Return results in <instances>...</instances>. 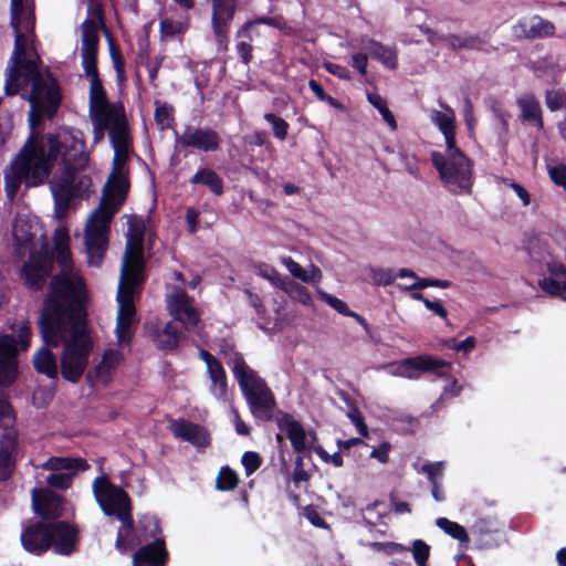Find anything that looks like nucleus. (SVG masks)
<instances>
[{
  "label": "nucleus",
  "instance_id": "3",
  "mask_svg": "<svg viewBox=\"0 0 566 566\" xmlns=\"http://www.w3.org/2000/svg\"><path fill=\"white\" fill-rule=\"evenodd\" d=\"M227 365L237 379L252 416L262 421L272 420L276 402L266 381L247 364L240 352L234 350L227 359Z\"/></svg>",
  "mask_w": 566,
  "mask_h": 566
},
{
  "label": "nucleus",
  "instance_id": "32",
  "mask_svg": "<svg viewBox=\"0 0 566 566\" xmlns=\"http://www.w3.org/2000/svg\"><path fill=\"white\" fill-rule=\"evenodd\" d=\"M189 182L193 186L207 187L216 197H220L224 193L223 178L209 166L199 167Z\"/></svg>",
  "mask_w": 566,
  "mask_h": 566
},
{
  "label": "nucleus",
  "instance_id": "42",
  "mask_svg": "<svg viewBox=\"0 0 566 566\" xmlns=\"http://www.w3.org/2000/svg\"><path fill=\"white\" fill-rule=\"evenodd\" d=\"M255 24H264L277 30H284L287 25L286 20L283 15H274V17H258L253 20L247 21L237 32V38L248 36L249 31H253V27Z\"/></svg>",
  "mask_w": 566,
  "mask_h": 566
},
{
  "label": "nucleus",
  "instance_id": "1",
  "mask_svg": "<svg viewBox=\"0 0 566 566\" xmlns=\"http://www.w3.org/2000/svg\"><path fill=\"white\" fill-rule=\"evenodd\" d=\"M39 329L45 345L63 344L61 376L70 382H78L88 365L93 342L87 329V310L80 293L66 282H55L40 312Z\"/></svg>",
  "mask_w": 566,
  "mask_h": 566
},
{
  "label": "nucleus",
  "instance_id": "31",
  "mask_svg": "<svg viewBox=\"0 0 566 566\" xmlns=\"http://www.w3.org/2000/svg\"><path fill=\"white\" fill-rule=\"evenodd\" d=\"M549 276L539 281L544 292L552 296H559L566 300V265L553 263L548 265Z\"/></svg>",
  "mask_w": 566,
  "mask_h": 566
},
{
  "label": "nucleus",
  "instance_id": "51",
  "mask_svg": "<svg viewBox=\"0 0 566 566\" xmlns=\"http://www.w3.org/2000/svg\"><path fill=\"white\" fill-rule=\"evenodd\" d=\"M21 15L22 14L19 15L18 21L15 23V21H13V11L11 10V25L15 31L12 60H15L20 56H24L27 54V40L25 36L20 32Z\"/></svg>",
  "mask_w": 566,
  "mask_h": 566
},
{
  "label": "nucleus",
  "instance_id": "59",
  "mask_svg": "<svg viewBox=\"0 0 566 566\" xmlns=\"http://www.w3.org/2000/svg\"><path fill=\"white\" fill-rule=\"evenodd\" d=\"M492 45L479 34L463 35V49L489 52Z\"/></svg>",
  "mask_w": 566,
  "mask_h": 566
},
{
  "label": "nucleus",
  "instance_id": "16",
  "mask_svg": "<svg viewBox=\"0 0 566 566\" xmlns=\"http://www.w3.org/2000/svg\"><path fill=\"white\" fill-rule=\"evenodd\" d=\"M17 339L12 335H0V386H11L18 377Z\"/></svg>",
  "mask_w": 566,
  "mask_h": 566
},
{
  "label": "nucleus",
  "instance_id": "53",
  "mask_svg": "<svg viewBox=\"0 0 566 566\" xmlns=\"http://www.w3.org/2000/svg\"><path fill=\"white\" fill-rule=\"evenodd\" d=\"M108 42H109V54H111L114 70L116 71L117 78H118V81H124L125 80V61H124L123 54L119 51V49L116 46V44L114 43V41L111 36L108 38Z\"/></svg>",
  "mask_w": 566,
  "mask_h": 566
},
{
  "label": "nucleus",
  "instance_id": "7",
  "mask_svg": "<svg viewBox=\"0 0 566 566\" xmlns=\"http://www.w3.org/2000/svg\"><path fill=\"white\" fill-rule=\"evenodd\" d=\"M54 269V255L46 249L31 252L19 271V277L23 286L30 292H41L52 279Z\"/></svg>",
  "mask_w": 566,
  "mask_h": 566
},
{
  "label": "nucleus",
  "instance_id": "63",
  "mask_svg": "<svg viewBox=\"0 0 566 566\" xmlns=\"http://www.w3.org/2000/svg\"><path fill=\"white\" fill-rule=\"evenodd\" d=\"M159 31L161 36L174 38L184 32V27L181 22L166 18L160 21Z\"/></svg>",
  "mask_w": 566,
  "mask_h": 566
},
{
  "label": "nucleus",
  "instance_id": "19",
  "mask_svg": "<svg viewBox=\"0 0 566 566\" xmlns=\"http://www.w3.org/2000/svg\"><path fill=\"white\" fill-rule=\"evenodd\" d=\"M170 431L174 437L197 448H207L211 443L210 434L205 427L182 418L170 422Z\"/></svg>",
  "mask_w": 566,
  "mask_h": 566
},
{
  "label": "nucleus",
  "instance_id": "61",
  "mask_svg": "<svg viewBox=\"0 0 566 566\" xmlns=\"http://www.w3.org/2000/svg\"><path fill=\"white\" fill-rule=\"evenodd\" d=\"M241 463L244 468L245 474L250 476L261 467L262 459L260 454L254 451H245L242 454Z\"/></svg>",
  "mask_w": 566,
  "mask_h": 566
},
{
  "label": "nucleus",
  "instance_id": "36",
  "mask_svg": "<svg viewBox=\"0 0 566 566\" xmlns=\"http://www.w3.org/2000/svg\"><path fill=\"white\" fill-rule=\"evenodd\" d=\"M151 337L158 349L172 350L179 345L180 329L177 324L169 322L161 331L151 332Z\"/></svg>",
  "mask_w": 566,
  "mask_h": 566
},
{
  "label": "nucleus",
  "instance_id": "54",
  "mask_svg": "<svg viewBox=\"0 0 566 566\" xmlns=\"http://www.w3.org/2000/svg\"><path fill=\"white\" fill-rule=\"evenodd\" d=\"M348 406H349V411L347 412V417L350 419V421L356 427L357 432L361 437L367 438L368 437V427L365 422V418H364L361 411L352 400H350V403H348Z\"/></svg>",
  "mask_w": 566,
  "mask_h": 566
},
{
  "label": "nucleus",
  "instance_id": "44",
  "mask_svg": "<svg viewBox=\"0 0 566 566\" xmlns=\"http://www.w3.org/2000/svg\"><path fill=\"white\" fill-rule=\"evenodd\" d=\"M436 524L446 534L454 539H458L461 544L470 542L468 532L461 524L450 521L447 517L437 518Z\"/></svg>",
  "mask_w": 566,
  "mask_h": 566
},
{
  "label": "nucleus",
  "instance_id": "28",
  "mask_svg": "<svg viewBox=\"0 0 566 566\" xmlns=\"http://www.w3.org/2000/svg\"><path fill=\"white\" fill-rule=\"evenodd\" d=\"M472 534L482 548H494L500 545V523L495 517H480L472 526Z\"/></svg>",
  "mask_w": 566,
  "mask_h": 566
},
{
  "label": "nucleus",
  "instance_id": "8",
  "mask_svg": "<svg viewBox=\"0 0 566 566\" xmlns=\"http://www.w3.org/2000/svg\"><path fill=\"white\" fill-rule=\"evenodd\" d=\"M48 77L49 81H45L43 76H39L38 80L32 83L29 97L31 104V126H35L39 123V118H35V112L52 117L55 115L61 104L59 83L51 73H49Z\"/></svg>",
  "mask_w": 566,
  "mask_h": 566
},
{
  "label": "nucleus",
  "instance_id": "58",
  "mask_svg": "<svg viewBox=\"0 0 566 566\" xmlns=\"http://www.w3.org/2000/svg\"><path fill=\"white\" fill-rule=\"evenodd\" d=\"M412 556L417 566H427L430 556V546L422 539L412 543Z\"/></svg>",
  "mask_w": 566,
  "mask_h": 566
},
{
  "label": "nucleus",
  "instance_id": "41",
  "mask_svg": "<svg viewBox=\"0 0 566 566\" xmlns=\"http://www.w3.org/2000/svg\"><path fill=\"white\" fill-rule=\"evenodd\" d=\"M432 120L443 134L447 149L458 147L455 142V119L453 114L448 115L436 111L432 116Z\"/></svg>",
  "mask_w": 566,
  "mask_h": 566
},
{
  "label": "nucleus",
  "instance_id": "18",
  "mask_svg": "<svg viewBox=\"0 0 566 566\" xmlns=\"http://www.w3.org/2000/svg\"><path fill=\"white\" fill-rule=\"evenodd\" d=\"M118 312L116 318V337L120 345L130 344L134 333L135 325L138 323L136 318V306L133 298L129 297H117Z\"/></svg>",
  "mask_w": 566,
  "mask_h": 566
},
{
  "label": "nucleus",
  "instance_id": "6",
  "mask_svg": "<svg viewBox=\"0 0 566 566\" xmlns=\"http://www.w3.org/2000/svg\"><path fill=\"white\" fill-rule=\"evenodd\" d=\"M447 155L433 151L431 160L441 180L454 195L472 192V160L459 148L447 149Z\"/></svg>",
  "mask_w": 566,
  "mask_h": 566
},
{
  "label": "nucleus",
  "instance_id": "40",
  "mask_svg": "<svg viewBox=\"0 0 566 566\" xmlns=\"http://www.w3.org/2000/svg\"><path fill=\"white\" fill-rule=\"evenodd\" d=\"M174 312L177 319L186 318L192 325H198L200 318L196 308L190 304L189 296L186 292H180L174 297Z\"/></svg>",
  "mask_w": 566,
  "mask_h": 566
},
{
  "label": "nucleus",
  "instance_id": "29",
  "mask_svg": "<svg viewBox=\"0 0 566 566\" xmlns=\"http://www.w3.org/2000/svg\"><path fill=\"white\" fill-rule=\"evenodd\" d=\"M90 82L91 115H108L123 108V106H116L108 102L101 77L90 78Z\"/></svg>",
  "mask_w": 566,
  "mask_h": 566
},
{
  "label": "nucleus",
  "instance_id": "56",
  "mask_svg": "<svg viewBox=\"0 0 566 566\" xmlns=\"http://www.w3.org/2000/svg\"><path fill=\"white\" fill-rule=\"evenodd\" d=\"M370 274L373 282L378 286L390 285L397 279L396 272L392 269L373 268Z\"/></svg>",
  "mask_w": 566,
  "mask_h": 566
},
{
  "label": "nucleus",
  "instance_id": "12",
  "mask_svg": "<svg viewBox=\"0 0 566 566\" xmlns=\"http://www.w3.org/2000/svg\"><path fill=\"white\" fill-rule=\"evenodd\" d=\"M54 255V260H56L57 264L62 268L61 271L53 275L50 283L48 293L43 300L42 307L45 306V302L52 293V289L56 281L66 282L74 291L80 293L81 301L83 302V306L86 308V304L88 301L87 290L85 280L78 274L73 272L72 270V253L70 247L56 249L51 251Z\"/></svg>",
  "mask_w": 566,
  "mask_h": 566
},
{
  "label": "nucleus",
  "instance_id": "4",
  "mask_svg": "<svg viewBox=\"0 0 566 566\" xmlns=\"http://www.w3.org/2000/svg\"><path fill=\"white\" fill-rule=\"evenodd\" d=\"M50 177V164L43 157L42 149L36 145V135L31 133L27 143L11 165L10 171L4 174V190L7 197L13 199L22 182L28 188L38 187Z\"/></svg>",
  "mask_w": 566,
  "mask_h": 566
},
{
  "label": "nucleus",
  "instance_id": "34",
  "mask_svg": "<svg viewBox=\"0 0 566 566\" xmlns=\"http://www.w3.org/2000/svg\"><path fill=\"white\" fill-rule=\"evenodd\" d=\"M364 49H366L371 59L380 62L389 70H396L398 67L397 51L394 48L384 45L375 39L368 38L363 40Z\"/></svg>",
  "mask_w": 566,
  "mask_h": 566
},
{
  "label": "nucleus",
  "instance_id": "48",
  "mask_svg": "<svg viewBox=\"0 0 566 566\" xmlns=\"http://www.w3.org/2000/svg\"><path fill=\"white\" fill-rule=\"evenodd\" d=\"M368 102L380 113L382 119L389 125L391 129L397 128V122L392 112L388 108L386 101L378 94L368 93Z\"/></svg>",
  "mask_w": 566,
  "mask_h": 566
},
{
  "label": "nucleus",
  "instance_id": "39",
  "mask_svg": "<svg viewBox=\"0 0 566 566\" xmlns=\"http://www.w3.org/2000/svg\"><path fill=\"white\" fill-rule=\"evenodd\" d=\"M44 468L51 471L61 472V471H71L70 473H76L77 471H85L88 469V464L83 458H72V457H51L46 462Z\"/></svg>",
  "mask_w": 566,
  "mask_h": 566
},
{
  "label": "nucleus",
  "instance_id": "15",
  "mask_svg": "<svg viewBox=\"0 0 566 566\" xmlns=\"http://www.w3.org/2000/svg\"><path fill=\"white\" fill-rule=\"evenodd\" d=\"M129 154L114 153L112 171L108 179L103 188L104 191L112 192L115 197H118V203H124L127 198L129 190V178L127 163Z\"/></svg>",
  "mask_w": 566,
  "mask_h": 566
},
{
  "label": "nucleus",
  "instance_id": "46",
  "mask_svg": "<svg viewBox=\"0 0 566 566\" xmlns=\"http://www.w3.org/2000/svg\"><path fill=\"white\" fill-rule=\"evenodd\" d=\"M19 447V434L14 428L4 430L0 439V455L15 457Z\"/></svg>",
  "mask_w": 566,
  "mask_h": 566
},
{
  "label": "nucleus",
  "instance_id": "37",
  "mask_svg": "<svg viewBox=\"0 0 566 566\" xmlns=\"http://www.w3.org/2000/svg\"><path fill=\"white\" fill-rule=\"evenodd\" d=\"M44 344L33 356V367L39 374L49 378H57V363L55 355Z\"/></svg>",
  "mask_w": 566,
  "mask_h": 566
},
{
  "label": "nucleus",
  "instance_id": "21",
  "mask_svg": "<svg viewBox=\"0 0 566 566\" xmlns=\"http://www.w3.org/2000/svg\"><path fill=\"white\" fill-rule=\"evenodd\" d=\"M513 29L517 38L527 40L552 38L556 32L555 24L538 14L520 20Z\"/></svg>",
  "mask_w": 566,
  "mask_h": 566
},
{
  "label": "nucleus",
  "instance_id": "23",
  "mask_svg": "<svg viewBox=\"0 0 566 566\" xmlns=\"http://www.w3.org/2000/svg\"><path fill=\"white\" fill-rule=\"evenodd\" d=\"M118 197H115L112 192L103 190L101 202L92 212L86 227H95L99 230L108 231L114 214L124 205L118 203Z\"/></svg>",
  "mask_w": 566,
  "mask_h": 566
},
{
  "label": "nucleus",
  "instance_id": "55",
  "mask_svg": "<svg viewBox=\"0 0 566 566\" xmlns=\"http://www.w3.org/2000/svg\"><path fill=\"white\" fill-rule=\"evenodd\" d=\"M239 39H242V40H239L237 42L235 49H237V52H238L242 63L247 65L253 59V54H252L253 46L251 44L253 41L252 31H249L248 36H240Z\"/></svg>",
  "mask_w": 566,
  "mask_h": 566
},
{
  "label": "nucleus",
  "instance_id": "24",
  "mask_svg": "<svg viewBox=\"0 0 566 566\" xmlns=\"http://www.w3.org/2000/svg\"><path fill=\"white\" fill-rule=\"evenodd\" d=\"M235 12V0H212V29L219 41L228 39L229 23Z\"/></svg>",
  "mask_w": 566,
  "mask_h": 566
},
{
  "label": "nucleus",
  "instance_id": "27",
  "mask_svg": "<svg viewBox=\"0 0 566 566\" xmlns=\"http://www.w3.org/2000/svg\"><path fill=\"white\" fill-rule=\"evenodd\" d=\"M276 424L280 430L285 431L294 452L303 453L306 450L307 432L292 415L281 412L280 417L276 418Z\"/></svg>",
  "mask_w": 566,
  "mask_h": 566
},
{
  "label": "nucleus",
  "instance_id": "62",
  "mask_svg": "<svg viewBox=\"0 0 566 566\" xmlns=\"http://www.w3.org/2000/svg\"><path fill=\"white\" fill-rule=\"evenodd\" d=\"M444 463L438 462H426L421 465L419 472L424 473L429 482L440 481L443 475Z\"/></svg>",
  "mask_w": 566,
  "mask_h": 566
},
{
  "label": "nucleus",
  "instance_id": "22",
  "mask_svg": "<svg viewBox=\"0 0 566 566\" xmlns=\"http://www.w3.org/2000/svg\"><path fill=\"white\" fill-rule=\"evenodd\" d=\"M127 226L128 232L124 259L145 260L144 241L146 226L143 217L130 216Z\"/></svg>",
  "mask_w": 566,
  "mask_h": 566
},
{
  "label": "nucleus",
  "instance_id": "33",
  "mask_svg": "<svg viewBox=\"0 0 566 566\" xmlns=\"http://www.w3.org/2000/svg\"><path fill=\"white\" fill-rule=\"evenodd\" d=\"M51 190L54 198L55 211L57 214H64L74 198V180L69 178H57L51 182Z\"/></svg>",
  "mask_w": 566,
  "mask_h": 566
},
{
  "label": "nucleus",
  "instance_id": "57",
  "mask_svg": "<svg viewBox=\"0 0 566 566\" xmlns=\"http://www.w3.org/2000/svg\"><path fill=\"white\" fill-rule=\"evenodd\" d=\"M74 473L53 472L48 475L46 484L50 488L66 490L72 485Z\"/></svg>",
  "mask_w": 566,
  "mask_h": 566
},
{
  "label": "nucleus",
  "instance_id": "2",
  "mask_svg": "<svg viewBox=\"0 0 566 566\" xmlns=\"http://www.w3.org/2000/svg\"><path fill=\"white\" fill-rule=\"evenodd\" d=\"M21 546L34 556H43L49 551L61 556H71L77 549L78 528L66 521H30L22 526Z\"/></svg>",
  "mask_w": 566,
  "mask_h": 566
},
{
  "label": "nucleus",
  "instance_id": "45",
  "mask_svg": "<svg viewBox=\"0 0 566 566\" xmlns=\"http://www.w3.org/2000/svg\"><path fill=\"white\" fill-rule=\"evenodd\" d=\"M156 108L154 113V118L159 130H166L172 128L175 124L174 117V108L167 103H160L159 101L155 102Z\"/></svg>",
  "mask_w": 566,
  "mask_h": 566
},
{
  "label": "nucleus",
  "instance_id": "17",
  "mask_svg": "<svg viewBox=\"0 0 566 566\" xmlns=\"http://www.w3.org/2000/svg\"><path fill=\"white\" fill-rule=\"evenodd\" d=\"M145 260L124 259L120 279L117 290V297H129L134 300L135 292L145 281Z\"/></svg>",
  "mask_w": 566,
  "mask_h": 566
},
{
  "label": "nucleus",
  "instance_id": "26",
  "mask_svg": "<svg viewBox=\"0 0 566 566\" xmlns=\"http://www.w3.org/2000/svg\"><path fill=\"white\" fill-rule=\"evenodd\" d=\"M109 139L114 153L129 154V125L124 108L111 114Z\"/></svg>",
  "mask_w": 566,
  "mask_h": 566
},
{
  "label": "nucleus",
  "instance_id": "13",
  "mask_svg": "<svg viewBox=\"0 0 566 566\" xmlns=\"http://www.w3.org/2000/svg\"><path fill=\"white\" fill-rule=\"evenodd\" d=\"M99 48L98 24L93 19L82 23V66L90 78L99 77L97 67Z\"/></svg>",
  "mask_w": 566,
  "mask_h": 566
},
{
  "label": "nucleus",
  "instance_id": "52",
  "mask_svg": "<svg viewBox=\"0 0 566 566\" xmlns=\"http://www.w3.org/2000/svg\"><path fill=\"white\" fill-rule=\"evenodd\" d=\"M545 104L551 112L562 108L566 109V92L562 90H547L545 92Z\"/></svg>",
  "mask_w": 566,
  "mask_h": 566
},
{
  "label": "nucleus",
  "instance_id": "20",
  "mask_svg": "<svg viewBox=\"0 0 566 566\" xmlns=\"http://www.w3.org/2000/svg\"><path fill=\"white\" fill-rule=\"evenodd\" d=\"M169 553L165 538H156L139 547L133 555V566H166Z\"/></svg>",
  "mask_w": 566,
  "mask_h": 566
},
{
  "label": "nucleus",
  "instance_id": "43",
  "mask_svg": "<svg viewBox=\"0 0 566 566\" xmlns=\"http://www.w3.org/2000/svg\"><path fill=\"white\" fill-rule=\"evenodd\" d=\"M137 532L140 539L147 542L149 539L163 538L160 522L155 516H143L137 523Z\"/></svg>",
  "mask_w": 566,
  "mask_h": 566
},
{
  "label": "nucleus",
  "instance_id": "38",
  "mask_svg": "<svg viewBox=\"0 0 566 566\" xmlns=\"http://www.w3.org/2000/svg\"><path fill=\"white\" fill-rule=\"evenodd\" d=\"M118 364V355L114 350H106L101 361L95 366L93 371H88L86 375L87 381L92 382L94 380H104L107 381L111 377L112 370Z\"/></svg>",
  "mask_w": 566,
  "mask_h": 566
},
{
  "label": "nucleus",
  "instance_id": "30",
  "mask_svg": "<svg viewBox=\"0 0 566 566\" xmlns=\"http://www.w3.org/2000/svg\"><path fill=\"white\" fill-rule=\"evenodd\" d=\"M108 231L95 227L85 228V244L91 264L99 265L108 243Z\"/></svg>",
  "mask_w": 566,
  "mask_h": 566
},
{
  "label": "nucleus",
  "instance_id": "50",
  "mask_svg": "<svg viewBox=\"0 0 566 566\" xmlns=\"http://www.w3.org/2000/svg\"><path fill=\"white\" fill-rule=\"evenodd\" d=\"M11 69H17L20 74L21 71H25L27 77H29L32 83H34L39 76H42L36 63L27 59L25 55L13 60V66Z\"/></svg>",
  "mask_w": 566,
  "mask_h": 566
},
{
  "label": "nucleus",
  "instance_id": "10",
  "mask_svg": "<svg viewBox=\"0 0 566 566\" xmlns=\"http://www.w3.org/2000/svg\"><path fill=\"white\" fill-rule=\"evenodd\" d=\"M222 138L218 130L209 126L186 125L181 134L175 130V150L196 149L201 153H216L221 148Z\"/></svg>",
  "mask_w": 566,
  "mask_h": 566
},
{
  "label": "nucleus",
  "instance_id": "14",
  "mask_svg": "<svg viewBox=\"0 0 566 566\" xmlns=\"http://www.w3.org/2000/svg\"><path fill=\"white\" fill-rule=\"evenodd\" d=\"M64 497L50 489L33 490L32 505L34 512L45 522H57L64 513Z\"/></svg>",
  "mask_w": 566,
  "mask_h": 566
},
{
  "label": "nucleus",
  "instance_id": "35",
  "mask_svg": "<svg viewBox=\"0 0 566 566\" xmlns=\"http://www.w3.org/2000/svg\"><path fill=\"white\" fill-rule=\"evenodd\" d=\"M207 373L211 380V385L209 387L211 395L216 397L218 400L228 401V377L221 361L212 366L211 368L207 369Z\"/></svg>",
  "mask_w": 566,
  "mask_h": 566
},
{
  "label": "nucleus",
  "instance_id": "25",
  "mask_svg": "<svg viewBox=\"0 0 566 566\" xmlns=\"http://www.w3.org/2000/svg\"><path fill=\"white\" fill-rule=\"evenodd\" d=\"M516 105L520 109V120L523 124L533 126L537 132L545 128L543 109L539 101L533 93H525L516 98Z\"/></svg>",
  "mask_w": 566,
  "mask_h": 566
},
{
  "label": "nucleus",
  "instance_id": "47",
  "mask_svg": "<svg viewBox=\"0 0 566 566\" xmlns=\"http://www.w3.org/2000/svg\"><path fill=\"white\" fill-rule=\"evenodd\" d=\"M239 484V476L234 470L229 467H222L216 479V488L219 491H232Z\"/></svg>",
  "mask_w": 566,
  "mask_h": 566
},
{
  "label": "nucleus",
  "instance_id": "11",
  "mask_svg": "<svg viewBox=\"0 0 566 566\" xmlns=\"http://www.w3.org/2000/svg\"><path fill=\"white\" fill-rule=\"evenodd\" d=\"M93 493L101 510L107 516H115L130 503L128 493L113 484L106 475L97 476L94 480Z\"/></svg>",
  "mask_w": 566,
  "mask_h": 566
},
{
  "label": "nucleus",
  "instance_id": "5",
  "mask_svg": "<svg viewBox=\"0 0 566 566\" xmlns=\"http://www.w3.org/2000/svg\"><path fill=\"white\" fill-rule=\"evenodd\" d=\"M36 145L42 149L44 159L50 164V174L61 158L62 171L59 178H69L74 180L76 175L84 171L88 166L90 155L85 150L86 145L83 139L74 135L64 136L62 139L54 134L45 136V143L36 138Z\"/></svg>",
  "mask_w": 566,
  "mask_h": 566
},
{
  "label": "nucleus",
  "instance_id": "60",
  "mask_svg": "<svg viewBox=\"0 0 566 566\" xmlns=\"http://www.w3.org/2000/svg\"><path fill=\"white\" fill-rule=\"evenodd\" d=\"M94 127V142L98 143L103 139L105 130L109 132L111 114L108 115H91Z\"/></svg>",
  "mask_w": 566,
  "mask_h": 566
},
{
  "label": "nucleus",
  "instance_id": "64",
  "mask_svg": "<svg viewBox=\"0 0 566 566\" xmlns=\"http://www.w3.org/2000/svg\"><path fill=\"white\" fill-rule=\"evenodd\" d=\"M302 515L315 527H328L326 521L321 516L317 509L312 504L302 507Z\"/></svg>",
  "mask_w": 566,
  "mask_h": 566
},
{
  "label": "nucleus",
  "instance_id": "9",
  "mask_svg": "<svg viewBox=\"0 0 566 566\" xmlns=\"http://www.w3.org/2000/svg\"><path fill=\"white\" fill-rule=\"evenodd\" d=\"M451 364L447 360L439 359L429 354H422L408 357L401 360L389 363L387 368L389 374L410 380H417L424 373H434L438 377H444L450 369Z\"/></svg>",
  "mask_w": 566,
  "mask_h": 566
},
{
  "label": "nucleus",
  "instance_id": "49",
  "mask_svg": "<svg viewBox=\"0 0 566 566\" xmlns=\"http://www.w3.org/2000/svg\"><path fill=\"white\" fill-rule=\"evenodd\" d=\"M264 119L272 125L273 136L280 140H285L289 134V123L275 115L274 113H266Z\"/></svg>",
  "mask_w": 566,
  "mask_h": 566
}]
</instances>
